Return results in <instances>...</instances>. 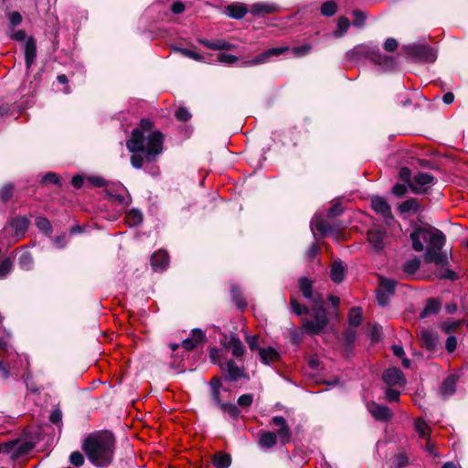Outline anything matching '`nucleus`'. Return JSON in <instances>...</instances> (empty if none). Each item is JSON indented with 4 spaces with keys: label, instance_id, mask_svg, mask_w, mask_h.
Segmentation results:
<instances>
[{
    "label": "nucleus",
    "instance_id": "2",
    "mask_svg": "<svg viewBox=\"0 0 468 468\" xmlns=\"http://www.w3.org/2000/svg\"><path fill=\"white\" fill-rule=\"evenodd\" d=\"M153 125L151 120L142 119L126 141L127 149L133 153L131 164L136 169L142 168L144 161H155L163 152L164 135L160 131H152Z\"/></svg>",
    "mask_w": 468,
    "mask_h": 468
},
{
    "label": "nucleus",
    "instance_id": "35",
    "mask_svg": "<svg viewBox=\"0 0 468 468\" xmlns=\"http://www.w3.org/2000/svg\"><path fill=\"white\" fill-rule=\"evenodd\" d=\"M415 430L420 437L424 439L429 438L431 429L423 419L419 418L415 420Z\"/></svg>",
    "mask_w": 468,
    "mask_h": 468
},
{
    "label": "nucleus",
    "instance_id": "40",
    "mask_svg": "<svg viewBox=\"0 0 468 468\" xmlns=\"http://www.w3.org/2000/svg\"><path fill=\"white\" fill-rule=\"evenodd\" d=\"M349 324L353 326H357L362 322V312L360 308H353L348 314Z\"/></svg>",
    "mask_w": 468,
    "mask_h": 468
},
{
    "label": "nucleus",
    "instance_id": "52",
    "mask_svg": "<svg viewBox=\"0 0 468 468\" xmlns=\"http://www.w3.org/2000/svg\"><path fill=\"white\" fill-rule=\"evenodd\" d=\"M218 60L224 64H233L238 61V57L231 54L219 53L218 55Z\"/></svg>",
    "mask_w": 468,
    "mask_h": 468
},
{
    "label": "nucleus",
    "instance_id": "63",
    "mask_svg": "<svg viewBox=\"0 0 468 468\" xmlns=\"http://www.w3.org/2000/svg\"><path fill=\"white\" fill-rule=\"evenodd\" d=\"M33 259L29 253H23L19 258V264L24 268H29Z\"/></svg>",
    "mask_w": 468,
    "mask_h": 468
},
{
    "label": "nucleus",
    "instance_id": "55",
    "mask_svg": "<svg viewBox=\"0 0 468 468\" xmlns=\"http://www.w3.org/2000/svg\"><path fill=\"white\" fill-rule=\"evenodd\" d=\"M390 295L391 294H388V292H383L378 289L377 291V300H378V304L383 307L386 306L388 303Z\"/></svg>",
    "mask_w": 468,
    "mask_h": 468
},
{
    "label": "nucleus",
    "instance_id": "21",
    "mask_svg": "<svg viewBox=\"0 0 468 468\" xmlns=\"http://www.w3.org/2000/svg\"><path fill=\"white\" fill-rule=\"evenodd\" d=\"M247 13V6L240 3L231 4L225 7V14L234 19H241Z\"/></svg>",
    "mask_w": 468,
    "mask_h": 468
},
{
    "label": "nucleus",
    "instance_id": "45",
    "mask_svg": "<svg viewBox=\"0 0 468 468\" xmlns=\"http://www.w3.org/2000/svg\"><path fill=\"white\" fill-rule=\"evenodd\" d=\"M290 303L292 310L295 314L303 315L309 314L308 307H306L305 305H301L294 297L291 298Z\"/></svg>",
    "mask_w": 468,
    "mask_h": 468
},
{
    "label": "nucleus",
    "instance_id": "28",
    "mask_svg": "<svg viewBox=\"0 0 468 468\" xmlns=\"http://www.w3.org/2000/svg\"><path fill=\"white\" fill-rule=\"evenodd\" d=\"M213 464L217 468H228L231 464V456L229 453L218 452L213 457Z\"/></svg>",
    "mask_w": 468,
    "mask_h": 468
},
{
    "label": "nucleus",
    "instance_id": "51",
    "mask_svg": "<svg viewBox=\"0 0 468 468\" xmlns=\"http://www.w3.org/2000/svg\"><path fill=\"white\" fill-rule=\"evenodd\" d=\"M12 377L11 367L4 361L0 360V378L3 380H8Z\"/></svg>",
    "mask_w": 468,
    "mask_h": 468
},
{
    "label": "nucleus",
    "instance_id": "34",
    "mask_svg": "<svg viewBox=\"0 0 468 468\" xmlns=\"http://www.w3.org/2000/svg\"><path fill=\"white\" fill-rule=\"evenodd\" d=\"M15 186L12 183H7L0 187V200L4 203L9 201L14 196Z\"/></svg>",
    "mask_w": 468,
    "mask_h": 468
},
{
    "label": "nucleus",
    "instance_id": "47",
    "mask_svg": "<svg viewBox=\"0 0 468 468\" xmlns=\"http://www.w3.org/2000/svg\"><path fill=\"white\" fill-rule=\"evenodd\" d=\"M175 50L176 52L181 53L185 57H187L197 61H201L203 59V57L200 54L187 48H176Z\"/></svg>",
    "mask_w": 468,
    "mask_h": 468
},
{
    "label": "nucleus",
    "instance_id": "38",
    "mask_svg": "<svg viewBox=\"0 0 468 468\" xmlns=\"http://www.w3.org/2000/svg\"><path fill=\"white\" fill-rule=\"evenodd\" d=\"M349 26H350V23L346 17H345V16L339 17L338 21H337V29L334 33V36L336 37H340L344 36L346 33V31L348 30Z\"/></svg>",
    "mask_w": 468,
    "mask_h": 468
},
{
    "label": "nucleus",
    "instance_id": "9",
    "mask_svg": "<svg viewBox=\"0 0 468 468\" xmlns=\"http://www.w3.org/2000/svg\"><path fill=\"white\" fill-rule=\"evenodd\" d=\"M106 193L110 199L119 205L128 206L131 198L127 195L126 188L121 184H112L106 187Z\"/></svg>",
    "mask_w": 468,
    "mask_h": 468
},
{
    "label": "nucleus",
    "instance_id": "37",
    "mask_svg": "<svg viewBox=\"0 0 468 468\" xmlns=\"http://www.w3.org/2000/svg\"><path fill=\"white\" fill-rule=\"evenodd\" d=\"M28 224L29 222L27 218L24 217L15 218L12 222V226L15 229L16 234L17 235L24 234L28 228Z\"/></svg>",
    "mask_w": 468,
    "mask_h": 468
},
{
    "label": "nucleus",
    "instance_id": "30",
    "mask_svg": "<svg viewBox=\"0 0 468 468\" xmlns=\"http://www.w3.org/2000/svg\"><path fill=\"white\" fill-rule=\"evenodd\" d=\"M419 208H420V206H419L418 200L415 198H410V199L402 202L399 207V210L402 214L410 213V212L416 213L419 210Z\"/></svg>",
    "mask_w": 468,
    "mask_h": 468
},
{
    "label": "nucleus",
    "instance_id": "12",
    "mask_svg": "<svg viewBox=\"0 0 468 468\" xmlns=\"http://www.w3.org/2000/svg\"><path fill=\"white\" fill-rule=\"evenodd\" d=\"M272 424L279 429L277 430V438L279 437L282 444H287L292 439V431L287 424L286 420L282 416H275L271 420Z\"/></svg>",
    "mask_w": 468,
    "mask_h": 468
},
{
    "label": "nucleus",
    "instance_id": "43",
    "mask_svg": "<svg viewBox=\"0 0 468 468\" xmlns=\"http://www.w3.org/2000/svg\"><path fill=\"white\" fill-rule=\"evenodd\" d=\"M219 407L224 412H227L233 419H237L240 414V410L233 403H222Z\"/></svg>",
    "mask_w": 468,
    "mask_h": 468
},
{
    "label": "nucleus",
    "instance_id": "54",
    "mask_svg": "<svg viewBox=\"0 0 468 468\" xmlns=\"http://www.w3.org/2000/svg\"><path fill=\"white\" fill-rule=\"evenodd\" d=\"M42 183L58 185L59 177L56 173L49 172L43 176Z\"/></svg>",
    "mask_w": 468,
    "mask_h": 468
},
{
    "label": "nucleus",
    "instance_id": "22",
    "mask_svg": "<svg viewBox=\"0 0 468 468\" xmlns=\"http://www.w3.org/2000/svg\"><path fill=\"white\" fill-rule=\"evenodd\" d=\"M169 261L168 254L165 250H160L153 254L151 265L154 270H164L167 267Z\"/></svg>",
    "mask_w": 468,
    "mask_h": 468
},
{
    "label": "nucleus",
    "instance_id": "15",
    "mask_svg": "<svg viewBox=\"0 0 468 468\" xmlns=\"http://www.w3.org/2000/svg\"><path fill=\"white\" fill-rule=\"evenodd\" d=\"M383 380L388 386H399L405 385V378L402 372L396 367L388 368L383 374Z\"/></svg>",
    "mask_w": 468,
    "mask_h": 468
},
{
    "label": "nucleus",
    "instance_id": "59",
    "mask_svg": "<svg viewBox=\"0 0 468 468\" xmlns=\"http://www.w3.org/2000/svg\"><path fill=\"white\" fill-rule=\"evenodd\" d=\"M320 249L319 246L316 243H313L306 251V258L309 261H314V259L317 256L319 253Z\"/></svg>",
    "mask_w": 468,
    "mask_h": 468
},
{
    "label": "nucleus",
    "instance_id": "41",
    "mask_svg": "<svg viewBox=\"0 0 468 468\" xmlns=\"http://www.w3.org/2000/svg\"><path fill=\"white\" fill-rule=\"evenodd\" d=\"M337 11V5L334 1H327L321 5V13L325 16H332Z\"/></svg>",
    "mask_w": 468,
    "mask_h": 468
},
{
    "label": "nucleus",
    "instance_id": "26",
    "mask_svg": "<svg viewBox=\"0 0 468 468\" xmlns=\"http://www.w3.org/2000/svg\"><path fill=\"white\" fill-rule=\"evenodd\" d=\"M420 336L423 346L427 349L433 350L436 347L438 344V336L435 333L429 330H423L420 333Z\"/></svg>",
    "mask_w": 468,
    "mask_h": 468
},
{
    "label": "nucleus",
    "instance_id": "6",
    "mask_svg": "<svg viewBox=\"0 0 468 468\" xmlns=\"http://www.w3.org/2000/svg\"><path fill=\"white\" fill-rule=\"evenodd\" d=\"M288 50H290V48L288 46L269 48L264 52L261 53L260 55H258L257 57H255L253 59L244 61L242 63V66L251 67L267 63L272 57H278L280 55H282Z\"/></svg>",
    "mask_w": 468,
    "mask_h": 468
},
{
    "label": "nucleus",
    "instance_id": "33",
    "mask_svg": "<svg viewBox=\"0 0 468 468\" xmlns=\"http://www.w3.org/2000/svg\"><path fill=\"white\" fill-rule=\"evenodd\" d=\"M420 266V260L418 257H414L409 261H407L403 264V271L406 274L412 275L414 274Z\"/></svg>",
    "mask_w": 468,
    "mask_h": 468
},
{
    "label": "nucleus",
    "instance_id": "23",
    "mask_svg": "<svg viewBox=\"0 0 468 468\" xmlns=\"http://www.w3.org/2000/svg\"><path fill=\"white\" fill-rule=\"evenodd\" d=\"M37 56V46L33 38H29L25 45L26 66L29 69L35 61Z\"/></svg>",
    "mask_w": 468,
    "mask_h": 468
},
{
    "label": "nucleus",
    "instance_id": "18",
    "mask_svg": "<svg viewBox=\"0 0 468 468\" xmlns=\"http://www.w3.org/2000/svg\"><path fill=\"white\" fill-rule=\"evenodd\" d=\"M457 378L453 375L448 376L439 388V394L444 399L453 395L456 390Z\"/></svg>",
    "mask_w": 468,
    "mask_h": 468
},
{
    "label": "nucleus",
    "instance_id": "58",
    "mask_svg": "<svg viewBox=\"0 0 468 468\" xmlns=\"http://www.w3.org/2000/svg\"><path fill=\"white\" fill-rule=\"evenodd\" d=\"M399 397H400V392L396 389L388 388L386 390L385 399H386V400H388L389 402L399 401Z\"/></svg>",
    "mask_w": 468,
    "mask_h": 468
},
{
    "label": "nucleus",
    "instance_id": "42",
    "mask_svg": "<svg viewBox=\"0 0 468 468\" xmlns=\"http://www.w3.org/2000/svg\"><path fill=\"white\" fill-rule=\"evenodd\" d=\"M313 49L311 44H303L301 46L293 47L291 50L295 57L301 58L308 55Z\"/></svg>",
    "mask_w": 468,
    "mask_h": 468
},
{
    "label": "nucleus",
    "instance_id": "62",
    "mask_svg": "<svg viewBox=\"0 0 468 468\" xmlns=\"http://www.w3.org/2000/svg\"><path fill=\"white\" fill-rule=\"evenodd\" d=\"M398 46H399L398 41L393 37L388 38L384 43V48L388 52L395 51L397 49Z\"/></svg>",
    "mask_w": 468,
    "mask_h": 468
},
{
    "label": "nucleus",
    "instance_id": "39",
    "mask_svg": "<svg viewBox=\"0 0 468 468\" xmlns=\"http://www.w3.org/2000/svg\"><path fill=\"white\" fill-rule=\"evenodd\" d=\"M396 282L392 279L380 278L379 290L393 294L395 291Z\"/></svg>",
    "mask_w": 468,
    "mask_h": 468
},
{
    "label": "nucleus",
    "instance_id": "17",
    "mask_svg": "<svg viewBox=\"0 0 468 468\" xmlns=\"http://www.w3.org/2000/svg\"><path fill=\"white\" fill-rule=\"evenodd\" d=\"M278 10V5L271 3H255L250 8V14L255 16H262L267 14H273Z\"/></svg>",
    "mask_w": 468,
    "mask_h": 468
},
{
    "label": "nucleus",
    "instance_id": "46",
    "mask_svg": "<svg viewBox=\"0 0 468 468\" xmlns=\"http://www.w3.org/2000/svg\"><path fill=\"white\" fill-rule=\"evenodd\" d=\"M463 322L462 321H452L448 320L443 322L441 324V328L442 331H444L446 334H450L452 332L456 331L461 325Z\"/></svg>",
    "mask_w": 468,
    "mask_h": 468
},
{
    "label": "nucleus",
    "instance_id": "20",
    "mask_svg": "<svg viewBox=\"0 0 468 468\" xmlns=\"http://www.w3.org/2000/svg\"><path fill=\"white\" fill-rule=\"evenodd\" d=\"M8 443L14 444V447H12V451L10 452V455L13 460L27 454L34 447L33 443L29 441L19 442L17 441H11Z\"/></svg>",
    "mask_w": 468,
    "mask_h": 468
},
{
    "label": "nucleus",
    "instance_id": "19",
    "mask_svg": "<svg viewBox=\"0 0 468 468\" xmlns=\"http://www.w3.org/2000/svg\"><path fill=\"white\" fill-rule=\"evenodd\" d=\"M205 334L200 329H193L191 336L182 342V346L186 350H192L205 340Z\"/></svg>",
    "mask_w": 468,
    "mask_h": 468
},
{
    "label": "nucleus",
    "instance_id": "36",
    "mask_svg": "<svg viewBox=\"0 0 468 468\" xmlns=\"http://www.w3.org/2000/svg\"><path fill=\"white\" fill-rule=\"evenodd\" d=\"M232 300L236 306L239 309H243L247 306V303L242 296V293L239 287L233 286L231 289Z\"/></svg>",
    "mask_w": 468,
    "mask_h": 468
},
{
    "label": "nucleus",
    "instance_id": "3",
    "mask_svg": "<svg viewBox=\"0 0 468 468\" xmlns=\"http://www.w3.org/2000/svg\"><path fill=\"white\" fill-rule=\"evenodd\" d=\"M81 448L94 466L106 467L113 460L115 439L109 431L91 433L83 441Z\"/></svg>",
    "mask_w": 468,
    "mask_h": 468
},
{
    "label": "nucleus",
    "instance_id": "13",
    "mask_svg": "<svg viewBox=\"0 0 468 468\" xmlns=\"http://www.w3.org/2000/svg\"><path fill=\"white\" fill-rule=\"evenodd\" d=\"M387 232L378 228H373L367 232V240L376 251H380L386 245Z\"/></svg>",
    "mask_w": 468,
    "mask_h": 468
},
{
    "label": "nucleus",
    "instance_id": "50",
    "mask_svg": "<svg viewBox=\"0 0 468 468\" xmlns=\"http://www.w3.org/2000/svg\"><path fill=\"white\" fill-rule=\"evenodd\" d=\"M69 462L72 465L80 467L84 464V457L80 452H73L69 455Z\"/></svg>",
    "mask_w": 468,
    "mask_h": 468
},
{
    "label": "nucleus",
    "instance_id": "32",
    "mask_svg": "<svg viewBox=\"0 0 468 468\" xmlns=\"http://www.w3.org/2000/svg\"><path fill=\"white\" fill-rule=\"evenodd\" d=\"M441 305L435 299H429L427 304L420 314V317L424 318L431 314H435L440 311Z\"/></svg>",
    "mask_w": 468,
    "mask_h": 468
},
{
    "label": "nucleus",
    "instance_id": "57",
    "mask_svg": "<svg viewBox=\"0 0 468 468\" xmlns=\"http://www.w3.org/2000/svg\"><path fill=\"white\" fill-rule=\"evenodd\" d=\"M253 402L251 394H243L238 399V404L240 407H250Z\"/></svg>",
    "mask_w": 468,
    "mask_h": 468
},
{
    "label": "nucleus",
    "instance_id": "24",
    "mask_svg": "<svg viewBox=\"0 0 468 468\" xmlns=\"http://www.w3.org/2000/svg\"><path fill=\"white\" fill-rule=\"evenodd\" d=\"M410 464V457L405 452H399L389 459V468H406Z\"/></svg>",
    "mask_w": 468,
    "mask_h": 468
},
{
    "label": "nucleus",
    "instance_id": "64",
    "mask_svg": "<svg viewBox=\"0 0 468 468\" xmlns=\"http://www.w3.org/2000/svg\"><path fill=\"white\" fill-rule=\"evenodd\" d=\"M445 347L449 353H452L457 347V339L453 335H450L445 343Z\"/></svg>",
    "mask_w": 468,
    "mask_h": 468
},
{
    "label": "nucleus",
    "instance_id": "4",
    "mask_svg": "<svg viewBox=\"0 0 468 468\" xmlns=\"http://www.w3.org/2000/svg\"><path fill=\"white\" fill-rule=\"evenodd\" d=\"M300 292L313 304L314 319L303 318V328L310 335H319L327 326L328 319L324 302L318 293L313 290V281L307 277H301L298 282Z\"/></svg>",
    "mask_w": 468,
    "mask_h": 468
},
{
    "label": "nucleus",
    "instance_id": "29",
    "mask_svg": "<svg viewBox=\"0 0 468 468\" xmlns=\"http://www.w3.org/2000/svg\"><path fill=\"white\" fill-rule=\"evenodd\" d=\"M330 276H331L332 281L335 283H340L344 280L345 268L341 262L335 261L332 265Z\"/></svg>",
    "mask_w": 468,
    "mask_h": 468
},
{
    "label": "nucleus",
    "instance_id": "8",
    "mask_svg": "<svg viewBox=\"0 0 468 468\" xmlns=\"http://www.w3.org/2000/svg\"><path fill=\"white\" fill-rule=\"evenodd\" d=\"M220 344L228 351H230L232 356L239 358L245 354V347L241 340L235 335H224L220 340Z\"/></svg>",
    "mask_w": 468,
    "mask_h": 468
},
{
    "label": "nucleus",
    "instance_id": "11",
    "mask_svg": "<svg viewBox=\"0 0 468 468\" xmlns=\"http://www.w3.org/2000/svg\"><path fill=\"white\" fill-rule=\"evenodd\" d=\"M367 409L372 417L378 421H388L393 417V413L388 407L378 404L374 401L368 402L367 404Z\"/></svg>",
    "mask_w": 468,
    "mask_h": 468
},
{
    "label": "nucleus",
    "instance_id": "16",
    "mask_svg": "<svg viewBox=\"0 0 468 468\" xmlns=\"http://www.w3.org/2000/svg\"><path fill=\"white\" fill-rule=\"evenodd\" d=\"M372 208L385 219H391V208L388 202L381 197H374L371 199Z\"/></svg>",
    "mask_w": 468,
    "mask_h": 468
},
{
    "label": "nucleus",
    "instance_id": "60",
    "mask_svg": "<svg viewBox=\"0 0 468 468\" xmlns=\"http://www.w3.org/2000/svg\"><path fill=\"white\" fill-rule=\"evenodd\" d=\"M245 339L250 350L259 351V349H261V347H259V337L257 335H246Z\"/></svg>",
    "mask_w": 468,
    "mask_h": 468
},
{
    "label": "nucleus",
    "instance_id": "1",
    "mask_svg": "<svg viewBox=\"0 0 468 468\" xmlns=\"http://www.w3.org/2000/svg\"><path fill=\"white\" fill-rule=\"evenodd\" d=\"M410 237L415 251H423L424 243H427L424 261L427 263L433 262L439 267L435 271V275L438 278L451 281L458 279L457 273L449 268L447 254L441 251L446 240L444 234L441 230L432 227H418L410 233Z\"/></svg>",
    "mask_w": 468,
    "mask_h": 468
},
{
    "label": "nucleus",
    "instance_id": "7",
    "mask_svg": "<svg viewBox=\"0 0 468 468\" xmlns=\"http://www.w3.org/2000/svg\"><path fill=\"white\" fill-rule=\"evenodd\" d=\"M435 182L434 176L430 173H418L410 183L411 191L415 194H423Z\"/></svg>",
    "mask_w": 468,
    "mask_h": 468
},
{
    "label": "nucleus",
    "instance_id": "14",
    "mask_svg": "<svg viewBox=\"0 0 468 468\" xmlns=\"http://www.w3.org/2000/svg\"><path fill=\"white\" fill-rule=\"evenodd\" d=\"M408 52L417 58H420L427 62H434L437 55L436 52L430 47L420 45L409 47Z\"/></svg>",
    "mask_w": 468,
    "mask_h": 468
},
{
    "label": "nucleus",
    "instance_id": "53",
    "mask_svg": "<svg viewBox=\"0 0 468 468\" xmlns=\"http://www.w3.org/2000/svg\"><path fill=\"white\" fill-rule=\"evenodd\" d=\"M176 117L182 122H187L191 118V113L186 108L180 107L176 112Z\"/></svg>",
    "mask_w": 468,
    "mask_h": 468
},
{
    "label": "nucleus",
    "instance_id": "5",
    "mask_svg": "<svg viewBox=\"0 0 468 468\" xmlns=\"http://www.w3.org/2000/svg\"><path fill=\"white\" fill-rule=\"evenodd\" d=\"M356 52L367 57L374 63L380 65L388 69H393L397 66L394 58L383 55L379 52L378 47L370 48L367 46H359L356 48Z\"/></svg>",
    "mask_w": 468,
    "mask_h": 468
},
{
    "label": "nucleus",
    "instance_id": "56",
    "mask_svg": "<svg viewBox=\"0 0 468 468\" xmlns=\"http://www.w3.org/2000/svg\"><path fill=\"white\" fill-rule=\"evenodd\" d=\"M315 228L321 234L325 235L331 232L332 229L326 220H319Z\"/></svg>",
    "mask_w": 468,
    "mask_h": 468
},
{
    "label": "nucleus",
    "instance_id": "61",
    "mask_svg": "<svg viewBox=\"0 0 468 468\" xmlns=\"http://www.w3.org/2000/svg\"><path fill=\"white\" fill-rule=\"evenodd\" d=\"M407 192H408V187L402 184H396L392 187V193L398 197H401L405 196L407 194Z\"/></svg>",
    "mask_w": 468,
    "mask_h": 468
},
{
    "label": "nucleus",
    "instance_id": "10",
    "mask_svg": "<svg viewBox=\"0 0 468 468\" xmlns=\"http://www.w3.org/2000/svg\"><path fill=\"white\" fill-rule=\"evenodd\" d=\"M219 367L225 372L226 379L236 381L239 378H248V375L244 372L243 367H239L233 359H229L225 364H218Z\"/></svg>",
    "mask_w": 468,
    "mask_h": 468
},
{
    "label": "nucleus",
    "instance_id": "31",
    "mask_svg": "<svg viewBox=\"0 0 468 468\" xmlns=\"http://www.w3.org/2000/svg\"><path fill=\"white\" fill-rule=\"evenodd\" d=\"M143 218L144 217L141 211L132 209L126 214L125 222L131 227H135L142 223Z\"/></svg>",
    "mask_w": 468,
    "mask_h": 468
},
{
    "label": "nucleus",
    "instance_id": "48",
    "mask_svg": "<svg viewBox=\"0 0 468 468\" xmlns=\"http://www.w3.org/2000/svg\"><path fill=\"white\" fill-rule=\"evenodd\" d=\"M213 46L214 47H211V50H229L235 48L233 44L225 40L213 41Z\"/></svg>",
    "mask_w": 468,
    "mask_h": 468
},
{
    "label": "nucleus",
    "instance_id": "27",
    "mask_svg": "<svg viewBox=\"0 0 468 468\" xmlns=\"http://www.w3.org/2000/svg\"><path fill=\"white\" fill-rule=\"evenodd\" d=\"M259 355L261 362L264 364H270L280 358L279 353L272 347L259 349Z\"/></svg>",
    "mask_w": 468,
    "mask_h": 468
},
{
    "label": "nucleus",
    "instance_id": "49",
    "mask_svg": "<svg viewBox=\"0 0 468 468\" xmlns=\"http://www.w3.org/2000/svg\"><path fill=\"white\" fill-rule=\"evenodd\" d=\"M13 261L6 258L0 263V277L6 276L12 270Z\"/></svg>",
    "mask_w": 468,
    "mask_h": 468
},
{
    "label": "nucleus",
    "instance_id": "25",
    "mask_svg": "<svg viewBox=\"0 0 468 468\" xmlns=\"http://www.w3.org/2000/svg\"><path fill=\"white\" fill-rule=\"evenodd\" d=\"M259 443L262 448L271 449L277 443V434L272 431H262L260 433Z\"/></svg>",
    "mask_w": 468,
    "mask_h": 468
},
{
    "label": "nucleus",
    "instance_id": "44",
    "mask_svg": "<svg viewBox=\"0 0 468 468\" xmlns=\"http://www.w3.org/2000/svg\"><path fill=\"white\" fill-rule=\"evenodd\" d=\"M36 226L38 228L39 230L45 232V233H51L52 227L49 222V220L45 217H37L36 218Z\"/></svg>",
    "mask_w": 468,
    "mask_h": 468
}]
</instances>
